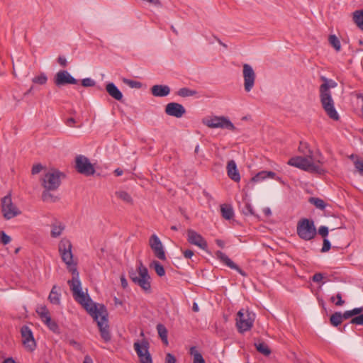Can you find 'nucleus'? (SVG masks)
I'll list each match as a JSON object with an SVG mask.
<instances>
[{"label":"nucleus","mask_w":363,"mask_h":363,"mask_svg":"<svg viewBox=\"0 0 363 363\" xmlns=\"http://www.w3.org/2000/svg\"><path fill=\"white\" fill-rule=\"evenodd\" d=\"M72 245L67 238H62L58 244L60 255L67 265V269L72 273V279L67 281L72 292L74 300L80 303L86 311L96 321L101 337L106 342L111 340V334L108 323V313L104 305H96L89 298L87 294L82 291L79 273L76 262L73 259Z\"/></svg>","instance_id":"f257e3e1"},{"label":"nucleus","mask_w":363,"mask_h":363,"mask_svg":"<svg viewBox=\"0 0 363 363\" xmlns=\"http://www.w3.org/2000/svg\"><path fill=\"white\" fill-rule=\"evenodd\" d=\"M320 79L323 82L319 86V98L322 108L330 118L337 121L340 117L335 109L330 91L332 88L336 87L337 84L334 80L329 79L325 77H321Z\"/></svg>","instance_id":"f03ea898"},{"label":"nucleus","mask_w":363,"mask_h":363,"mask_svg":"<svg viewBox=\"0 0 363 363\" xmlns=\"http://www.w3.org/2000/svg\"><path fill=\"white\" fill-rule=\"evenodd\" d=\"M128 274L134 284L138 285L145 291H150V277L147 267L143 264L141 261L138 262L135 270L130 269L128 271Z\"/></svg>","instance_id":"7ed1b4c3"},{"label":"nucleus","mask_w":363,"mask_h":363,"mask_svg":"<svg viewBox=\"0 0 363 363\" xmlns=\"http://www.w3.org/2000/svg\"><path fill=\"white\" fill-rule=\"evenodd\" d=\"M288 164L310 173H315L318 174L324 173V169L321 166L313 163L311 158H306L303 157H292L289 160Z\"/></svg>","instance_id":"20e7f679"},{"label":"nucleus","mask_w":363,"mask_h":363,"mask_svg":"<svg viewBox=\"0 0 363 363\" xmlns=\"http://www.w3.org/2000/svg\"><path fill=\"white\" fill-rule=\"evenodd\" d=\"M65 174L57 169L48 171L40 179L42 186L47 191H55L61 184L62 178Z\"/></svg>","instance_id":"39448f33"},{"label":"nucleus","mask_w":363,"mask_h":363,"mask_svg":"<svg viewBox=\"0 0 363 363\" xmlns=\"http://www.w3.org/2000/svg\"><path fill=\"white\" fill-rule=\"evenodd\" d=\"M255 319V314L248 310L241 309L237 313L236 326L240 333L250 330Z\"/></svg>","instance_id":"423d86ee"},{"label":"nucleus","mask_w":363,"mask_h":363,"mask_svg":"<svg viewBox=\"0 0 363 363\" xmlns=\"http://www.w3.org/2000/svg\"><path fill=\"white\" fill-rule=\"evenodd\" d=\"M314 222L308 218L300 220L297 224V234L304 240H311L316 235Z\"/></svg>","instance_id":"0eeeda50"},{"label":"nucleus","mask_w":363,"mask_h":363,"mask_svg":"<svg viewBox=\"0 0 363 363\" xmlns=\"http://www.w3.org/2000/svg\"><path fill=\"white\" fill-rule=\"evenodd\" d=\"M1 208L6 220L12 219L21 213L20 209L13 203L11 194L1 199Z\"/></svg>","instance_id":"6e6552de"},{"label":"nucleus","mask_w":363,"mask_h":363,"mask_svg":"<svg viewBox=\"0 0 363 363\" xmlns=\"http://www.w3.org/2000/svg\"><path fill=\"white\" fill-rule=\"evenodd\" d=\"M203 123L211 128L235 130V125L225 116H208L203 118Z\"/></svg>","instance_id":"1a4fd4ad"},{"label":"nucleus","mask_w":363,"mask_h":363,"mask_svg":"<svg viewBox=\"0 0 363 363\" xmlns=\"http://www.w3.org/2000/svg\"><path fill=\"white\" fill-rule=\"evenodd\" d=\"M75 168L77 172L85 176H91L95 173V169L89 160L84 155H78L75 159Z\"/></svg>","instance_id":"9d476101"},{"label":"nucleus","mask_w":363,"mask_h":363,"mask_svg":"<svg viewBox=\"0 0 363 363\" xmlns=\"http://www.w3.org/2000/svg\"><path fill=\"white\" fill-rule=\"evenodd\" d=\"M362 312H363V307L354 308L352 310L346 311L343 313L341 312H335L330 316V321L332 325L337 327L340 325L344 320L349 319Z\"/></svg>","instance_id":"9b49d317"},{"label":"nucleus","mask_w":363,"mask_h":363,"mask_svg":"<svg viewBox=\"0 0 363 363\" xmlns=\"http://www.w3.org/2000/svg\"><path fill=\"white\" fill-rule=\"evenodd\" d=\"M149 343L143 340L141 342L134 343V349L140 358V363H152V357L148 351Z\"/></svg>","instance_id":"f8f14e48"},{"label":"nucleus","mask_w":363,"mask_h":363,"mask_svg":"<svg viewBox=\"0 0 363 363\" xmlns=\"http://www.w3.org/2000/svg\"><path fill=\"white\" fill-rule=\"evenodd\" d=\"M242 68L244 89L246 92H250L254 87L256 75L254 69L250 65L244 64Z\"/></svg>","instance_id":"ddd939ff"},{"label":"nucleus","mask_w":363,"mask_h":363,"mask_svg":"<svg viewBox=\"0 0 363 363\" xmlns=\"http://www.w3.org/2000/svg\"><path fill=\"white\" fill-rule=\"evenodd\" d=\"M21 333L24 347L28 351L33 352L36 347V343L30 328L23 325L21 329Z\"/></svg>","instance_id":"4468645a"},{"label":"nucleus","mask_w":363,"mask_h":363,"mask_svg":"<svg viewBox=\"0 0 363 363\" xmlns=\"http://www.w3.org/2000/svg\"><path fill=\"white\" fill-rule=\"evenodd\" d=\"M149 245L155 255L161 260L166 259V255L163 245L160 238L155 234L152 235L149 240Z\"/></svg>","instance_id":"2eb2a0df"},{"label":"nucleus","mask_w":363,"mask_h":363,"mask_svg":"<svg viewBox=\"0 0 363 363\" xmlns=\"http://www.w3.org/2000/svg\"><path fill=\"white\" fill-rule=\"evenodd\" d=\"M54 82L56 86H61L66 84H76L77 80L74 79L67 70H60L55 76Z\"/></svg>","instance_id":"dca6fc26"},{"label":"nucleus","mask_w":363,"mask_h":363,"mask_svg":"<svg viewBox=\"0 0 363 363\" xmlns=\"http://www.w3.org/2000/svg\"><path fill=\"white\" fill-rule=\"evenodd\" d=\"M186 234L187 240L190 244L196 245L204 250L207 249V242L201 234L192 229L187 230Z\"/></svg>","instance_id":"f3484780"},{"label":"nucleus","mask_w":363,"mask_h":363,"mask_svg":"<svg viewBox=\"0 0 363 363\" xmlns=\"http://www.w3.org/2000/svg\"><path fill=\"white\" fill-rule=\"evenodd\" d=\"M165 113L171 116L181 118L186 113V109L180 104L171 102L167 104Z\"/></svg>","instance_id":"a211bd4d"},{"label":"nucleus","mask_w":363,"mask_h":363,"mask_svg":"<svg viewBox=\"0 0 363 363\" xmlns=\"http://www.w3.org/2000/svg\"><path fill=\"white\" fill-rule=\"evenodd\" d=\"M216 255L217 258L226 266L233 269H235L241 275L244 277L246 276V273L242 271L238 265H236L225 253L222 252L221 251H217L216 252Z\"/></svg>","instance_id":"6ab92c4d"},{"label":"nucleus","mask_w":363,"mask_h":363,"mask_svg":"<svg viewBox=\"0 0 363 363\" xmlns=\"http://www.w3.org/2000/svg\"><path fill=\"white\" fill-rule=\"evenodd\" d=\"M227 173L228 176L235 182L240 180V175L237 168L236 163L234 160H230L227 164Z\"/></svg>","instance_id":"aec40b11"},{"label":"nucleus","mask_w":363,"mask_h":363,"mask_svg":"<svg viewBox=\"0 0 363 363\" xmlns=\"http://www.w3.org/2000/svg\"><path fill=\"white\" fill-rule=\"evenodd\" d=\"M151 93L154 96L164 97L169 94L170 88L167 85H154L151 88Z\"/></svg>","instance_id":"412c9836"},{"label":"nucleus","mask_w":363,"mask_h":363,"mask_svg":"<svg viewBox=\"0 0 363 363\" xmlns=\"http://www.w3.org/2000/svg\"><path fill=\"white\" fill-rule=\"evenodd\" d=\"M106 90L114 99L117 101L122 100L123 94L113 82H109L106 85Z\"/></svg>","instance_id":"4be33fe9"},{"label":"nucleus","mask_w":363,"mask_h":363,"mask_svg":"<svg viewBox=\"0 0 363 363\" xmlns=\"http://www.w3.org/2000/svg\"><path fill=\"white\" fill-rule=\"evenodd\" d=\"M65 228V226L60 221L54 222L51 225V236L55 238L60 237Z\"/></svg>","instance_id":"5701e85b"},{"label":"nucleus","mask_w":363,"mask_h":363,"mask_svg":"<svg viewBox=\"0 0 363 363\" xmlns=\"http://www.w3.org/2000/svg\"><path fill=\"white\" fill-rule=\"evenodd\" d=\"M275 173L272 171H262L257 173L255 177H253L251 179L252 183H256L264 180L267 177L274 178L275 177Z\"/></svg>","instance_id":"b1692460"},{"label":"nucleus","mask_w":363,"mask_h":363,"mask_svg":"<svg viewBox=\"0 0 363 363\" xmlns=\"http://www.w3.org/2000/svg\"><path fill=\"white\" fill-rule=\"evenodd\" d=\"M60 293L57 286H53L48 296V300L52 304L59 305L60 303Z\"/></svg>","instance_id":"393cba45"},{"label":"nucleus","mask_w":363,"mask_h":363,"mask_svg":"<svg viewBox=\"0 0 363 363\" xmlns=\"http://www.w3.org/2000/svg\"><path fill=\"white\" fill-rule=\"evenodd\" d=\"M352 19L357 26L362 30L363 29V9L361 10H356L352 13Z\"/></svg>","instance_id":"a878e982"},{"label":"nucleus","mask_w":363,"mask_h":363,"mask_svg":"<svg viewBox=\"0 0 363 363\" xmlns=\"http://www.w3.org/2000/svg\"><path fill=\"white\" fill-rule=\"evenodd\" d=\"M157 330L158 335H159L160 337L161 338L162 342L165 345H168V344H169L168 339H167L168 332H167L166 327L163 324L159 323L157 325Z\"/></svg>","instance_id":"bb28decb"},{"label":"nucleus","mask_w":363,"mask_h":363,"mask_svg":"<svg viewBox=\"0 0 363 363\" xmlns=\"http://www.w3.org/2000/svg\"><path fill=\"white\" fill-rule=\"evenodd\" d=\"M36 313L38 314L42 321L49 320V318L51 317L50 311L44 305L38 306L36 308Z\"/></svg>","instance_id":"cd10ccee"},{"label":"nucleus","mask_w":363,"mask_h":363,"mask_svg":"<svg viewBox=\"0 0 363 363\" xmlns=\"http://www.w3.org/2000/svg\"><path fill=\"white\" fill-rule=\"evenodd\" d=\"M220 211L222 216L226 220H230L233 217V210L232 206L230 205H222L220 206Z\"/></svg>","instance_id":"c85d7f7f"},{"label":"nucleus","mask_w":363,"mask_h":363,"mask_svg":"<svg viewBox=\"0 0 363 363\" xmlns=\"http://www.w3.org/2000/svg\"><path fill=\"white\" fill-rule=\"evenodd\" d=\"M255 346L259 353L265 356H269L271 354V350L264 342L258 341L257 342L255 343Z\"/></svg>","instance_id":"c756f323"},{"label":"nucleus","mask_w":363,"mask_h":363,"mask_svg":"<svg viewBox=\"0 0 363 363\" xmlns=\"http://www.w3.org/2000/svg\"><path fill=\"white\" fill-rule=\"evenodd\" d=\"M117 198L123 201V202L128 203V204H133V199L131 196L125 191H118L115 193Z\"/></svg>","instance_id":"7c9ffc66"},{"label":"nucleus","mask_w":363,"mask_h":363,"mask_svg":"<svg viewBox=\"0 0 363 363\" xmlns=\"http://www.w3.org/2000/svg\"><path fill=\"white\" fill-rule=\"evenodd\" d=\"M309 202L320 210L325 209L326 206L325 201L319 198L311 197L309 199Z\"/></svg>","instance_id":"2f4dec72"},{"label":"nucleus","mask_w":363,"mask_h":363,"mask_svg":"<svg viewBox=\"0 0 363 363\" xmlns=\"http://www.w3.org/2000/svg\"><path fill=\"white\" fill-rule=\"evenodd\" d=\"M178 95L182 97L193 96L197 94L196 91L191 90L189 88H182L178 91Z\"/></svg>","instance_id":"473e14b6"},{"label":"nucleus","mask_w":363,"mask_h":363,"mask_svg":"<svg viewBox=\"0 0 363 363\" xmlns=\"http://www.w3.org/2000/svg\"><path fill=\"white\" fill-rule=\"evenodd\" d=\"M330 45L337 50L340 51L341 49V44L339 39L335 35H330L328 38Z\"/></svg>","instance_id":"72a5a7b5"},{"label":"nucleus","mask_w":363,"mask_h":363,"mask_svg":"<svg viewBox=\"0 0 363 363\" xmlns=\"http://www.w3.org/2000/svg\"><path fill=\"white\" fill-rule=\"evenodd\" d=\"M123 82L128 85L130 88L140 89L142 87V83L138 81L131 80L126 78H123Z\"/></svg>","instance_id":"f704fd0d"},{"label":"nucleus","mask_w":363,"mask_h":363,"mask_svg":"<svg viewBox=\"0 0 363 363\" xmlns=\"http://www.w3.org/2000/svg\"><path fill=\"white\" fill-rule=\"evenodd\" d=\"M152 266L154 267L155 272L158 276L162 277L165 274V271L163 266L157 261H153Z\"/></svg>","instance_id":"c9c22d12"},{"label":"nucleus","mask_w":363,"mask_h":363,"mask_svg":"<svg viewBox=\"0 0 363 363\" xmlns=\"http://www.w3.org/2000/svg\"><path fill=\"white\" fill-rule=\"evenodd\" d=\"M50 330L53 331L54 333H59V327L57 323L54 320H52L51 317L49 318V320L43 321Z\"/></svg>","instance_id":"e433bc0d"},{"label":"nucleus","mask_w":363,"mask_h":363,"mask_svg":"<svg viewBox=\"0 0 363 363\" xmlns=\"http://www.w3.org/2000/svg\"><path fill=\"white\" fill-rule=\"evenodd\" d=\"M50 191H47L45 189L42 193V199L44 201H56L58 200L57 196H54L50 193Z\"/></svg>","instance_id":"4c0bfd02"},{"label":"nucleus","mask_w":363,"mask_h":363,"mask_svg":"<svg viewBox=\"0 0 363 363\" xmlns=\"http://www.w3.org/2000/svg\"><path fill=\"white\" fill-rule=\"evenodd\" d=\"M47 81H48V77L44 73H42L40 75L35 77L32 79V82L33 83L41 84V85L46 84Z\"/></svg>","instance_id":"58836bf2"},{"label":"nucleus","mask_w":363,"mask_h":363,"mask_svg":"<svg viewBox=\"0 0 363 363\" xmlns=\"http://www.w3.org/2000/svg\"><path fill=\"white\" fill-rule=\"evenodd\" d=\"M242 212L245 215H253L255 216V212L253 211L252 206L248 202H245L243 208H242Z\"/></svg>","instance_id":"ea45409f"},{"label":"nucleus","mask_w":363,"mask_h":363,"mask_svg":"<svg viewBox=\"0 0 363 363\" xmlns=\"http://www.w3.org/2000/svg\"><path fill=\"white\" fill-rule=\"evenodd\" d=\"M357 316L352 318L350 320V323L354 325H363V313L362 312L359 314H357Z\"/></svg>","instance_id":"a19ab883"},{"label":"nucleus","mask_w":363,"mask_h":363,"mask_svg":"<svg viewBox=\"0 0 363 363\" xmlns=\"http://www.w3.org/2000/svg\"><path fill=\"white\" fill-rule=\"evenodd\" d=\"M11 240V238L10 236L6 234L5 232L1 231L0 232V242L3 245H6L9 244Z\"/></svg>","instance_id":"79ce46f5"},{"label":"nucleus","mask_w":363,"mask_h":363,"mask_svg":"<svg viewBox=\"0 0 363 363\" xmlns=\"http://www.w3.org/2000/svg\"><path fill=\"white\" fill-rule=\"evenodd\" d=\"M354 164L359 174L363 177V162L359 160H357L354 162Z\"/></svg>","instance_id":"37998d69"},{"label":"nucleus","mask_w":363,"mask_h":363,"mask_svg":"<svg viewBox=\"0 0 363 363\" xmlns=\"http://www.w3.org/2000/svg\"><path fill=\"white\" fill-rule=\"evenodd\" d=\"M45 168V167L44 166H43L41 164H33L32 169H31V174L33 175L37 174L40 173Z\"/></svg>","instance_id":"c03bdc74"},{"label":"nucleus","mask_w":363,"mask_h":363,"mask_svg":"<svg viewBox=\"0 0 363 363\" xmlns=\"http://www.w3.org/2000/svg\"><path fill=\"white\" fill-rule=\"evenodd\" d=\"M95 82L91 78H85L82 80V85L84 87H91L95 85Z\"/></svg>","instance_id":"a18cd8bd"},{"label":"nucleus","mask_w":363,"mask_h":363,"mask_svg":"<svg viewBox=\"0 0 363 363\" xmlns=\"http://www.w3.org/2000/svg\"><path fill=\"white\" fill-rule=\"evenodd\" d=\"M193 363H205V360L199 352H196L194 354Z\"/></svg>","instance_id":"49530a36"},{"label":"nucleus","mask_w":363,"mask_h":363,"mask_svg":"<svg viewBox=\"0 0 363 363\" xmlns=\"http://www.w3.org/2000/svg\"><path fill=\"white\" fill-rule=\"evenodd\" d=\"M330 247H331V245H330V241L328 239L324 238L321 252H326L329 251Z\"/></svg>","instance_id":"de8ad7c7"},{"label":"nucleus","mask_w":363,"mask_h":363,"mask_svg":"<svg viewBox=\"0 0 363 363\" xmlns=\"http://www.w3.org/2000/svg\"><path fill=\"white\" fill-rule=\"evenodd\" d=\"M318 233L319 235H320L322 237L325 238L328 235V227L326 226H320L318 229Z\"/></svg>","instance_id":"09e8293b"},{"label":"nucleus","mask_w":363,"mask_h":363,"mask_svg":"<svg viewBox=\"0 0 363 363\" xmlns=\"http://www.w3.org/2000/svg\"><path fill=\"white\" fill-rule=\"evenodd\" d=\"M164 363H176L175 357L171 353H167L165 357Z\"/></svg>","instance_id":"8fccbe9b"},{"label":"nucleus","mask_w":363,"mask_h":363,"mask_svg":"<svg viewBox=\"0 0 363 363\" xmlns=\"http://www.w3.org/2000/svg\"><path fill=\"white\" fill-rule=\"evenodd\" d=\"M67 342H68L69 345L74 347L75 349L79 350H82L81 344L79 343L78 342L75 341L74 340H73V339L68 340Z\"/></svg>","instance_id":"3c124183"},{"label":"nucleus","mask_w":363,"mask_h":363,"mask_svg":"<svg viewBox=\"0 0 363 363\" xmlns=\"http://www.w3.org/2000/svg\"><path fill=\"white\" fill-rule=\"evenodd\" d=\"M323 279V274L322 273H315L312 277V280L314 282H320Z\"/></svg>","instance_id":"603ef678"},{"label":"nucleus","mask_w":363,"mask_h":363,"mask_svg":"<svg viewBox=\"0 0 363 363\" xmlns=\"http://www.w3.org/2000/svg\"><path fill=\"white\" fill-rule=\"evenodd\" d=\"M183 255L186 259H191L194 256V253L191 250H186L183 252Z\"/></svg>","instance_id":"864d4df0"},{"label":"nucleus","mask_w":363,"mask_h":363,"mask_svg":"<svg viewBox=\"0 0 363 363\" xmlns=\"http://www.w3.org/2000/svg\"><path fill=\"white\" fill-rule=\"evenodd\" d=\"M58 63L63 67L67 66V62L65 57L63 56H59L57 58Z\"/></svg>","instance_id":"5fc2aeb1"},{"label":"nucleus","mask_w":363,"mask_h":363,"mask_svg":"<svg viewBox=\"0 0 363 363\" xmlns=\"http://www.w3.org/2000/svg\"><path fill=\"white\" fill-rule=\"evenodd\" d=\"M336 298L337 299V301L335 302L336 306H341L345 303V301L342 299V295L340 294L336 295Z\"/></svg>","instance_id":"6e6d98bb"},{"label":"nucleus","mask_w":363,"mask_h":363,"mask_svg":"<svg viewBox=\"0 0 363 363\" xmlns=\"http://www.w3.org/2000/svg\"><path fill=\"white\" fill-rule=\"evenodd\" d=\"M76 123V121L74 118L72 117H70V118H68L66 121H65V123L67 126H69V127H73L74 126V124Z\"/></svg>","instance_id":"4d7b16f0"},{"label":"nucleus","mask_w":363,"mask_h":363,"mask_svg":"<svg viewBox=\"0 0 363 363\" xmlns=\"http://www.w3.org/2000/svg\"><path fill=\"white\" fill-rule=\"evenodd\" d=\"M304 148H305V145H304L302 142H301V143H300L299 150H300L301 151H302V152H303V153H305V154H306L307 152L311 153V150H304ZM306 149H307V147H306Z\"/></svg>","instance_id":"13d9d810"},{"label":"nucleus","mask_w":363,"mask_h":363,"mask_svg":"<svg viewBox=\"0 0 363 363\" xmlns=\"http://www.w3.org/2000/svg\"><path fill=\"white\" fill-rule=\"evenodd\" d=\"M121 282L123 289H125L128 286V281L123 276L121 277Z\"/></svg>","instance_id":"bf43d9fd"},{"label":"nucleus","mask_w":363,"mask_h":363,"mask_svg":"<svg viewBox=\"0 0 363 363\" xmlns=\"http://www.w3.org/2000/svg\"><path fill=\"white\" fill-rule=\"evenodd\" d=\"M263 212L267 216H269L272 214V211L269 208H264L263 209Z\"/></svg>","instance_id":"052dcab7"},{"label":"nucleus","mask_w":363,"mask_h":363,"mask_svg":"<svg viewBox=\"0 0 363 363\" xmlns=\"http://www.w3.org/2000/svg\"><path fill=\"white\" fill-rule=\"evenodd\" d=\"M83 363H93L92 359L89 356L86 355L84 357V360Z\"/></svg>","instance_id":"680f3d73"},{"label":"nucleus","mask_w":363,"mask_h":363,"mask_svg":"<svg viewBox=\"0 0 363 363\" xmlns=\"http://www.w3.org/2000/svg\"><path fill=\"white\" fill-rule=\"evenodd\" d=\"M123 170L120 168L115 169L114 173L117 177L121 176L123 174Z\"/></svg>","instance_id":"e2e57ef3"},{"label":"nucleus","mask_w":363,"mask_h":363,"mask_svg":"<svg viewBox=\"0 0 363 363\" xmlns=\"http://www.w3.org/2000/svg\"><path fill=\"white\" fill-rule=\"evenodd\" d=\"M192 310L194 311V312H198L199 311V306L198 304L194 302L193 303V306H192Z\"/></svg>","instance_id":"0e129e2a"},{"label":"nucleus","mask_w":363,"mask_h":363,"mask_svg":"<svg viewBox=\"0 0 363 363\" xmlns=\"http://www.w3.org/2000/svg\"><path fill=\"white\" fill-rule=\"evenodd\" d=\"M216 244H217L219 247H222V248H223V247H224V245H225V243H224V242H223V240H216Z\"/></svg>","instance_id":"69168bd1"},{"label":"nucleus","mask_w":363,"mask_h":363,"mask_svg":"<svg viewBox=\"0 0 363 363\" xmlns=\"http://www.w3.org/2000/svg\"><path fill=\"white\" fill-rule=\"evenodd\" d=\"M2 363H17L16 362L13 358L9 357L5 359Z\"/></svg>","instance_id":"338daca9"},{"label":"nucleus","mask_w":363,"mask_h":363,"mask_svg":"<svg viewBox=\"0 0 363 363\" xmlns=\"http://www.w3.org/2000/svg\"><path fill=\"white\" fill-rule=\"evenodd\" d=\"M114 303L116 305H122V301L116 297L114 298Z\"/></svg>","instance_id":"774afa93"}]
</instances>
